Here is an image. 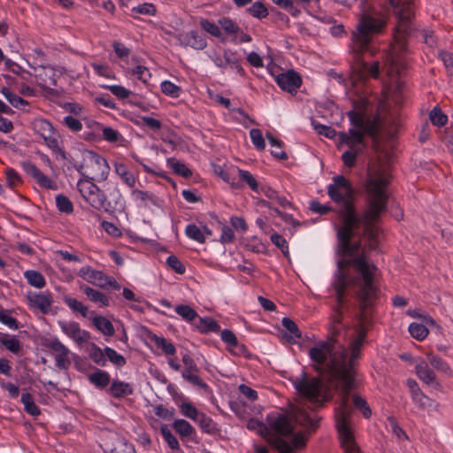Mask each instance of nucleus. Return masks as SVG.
<instances>
[{
	"mask_svg": "<svg viewBox=\"0 0 453 453\" xmlns=\"http://www.w3.org/2000/svg\"><path fill=\"white\" fill-rule=\"evenodd\" d=\"M222 341L227 344V349L233 351V348L238 345L237 337L233 331L225 329L221 332Z\"/></svg>",
	"mask_w": 453,
	"mask_h": 453,
	"instance_id": "6e6d98bb",
	"label": "nucleus"
},
{
	"mask_svg": "<svg viewBox=\"0 0 453 453\" xmlns=\"http://www.w3.org/2000/svg\"><path fill=\"white\" fill-rule=\"evenodd\" d=\"M64 301L73 311L80 313L82 317H87L88 309L81 302L67 296L64 297Z\"/></svg>",
	"mask_w": 453,
	"mask_h": 453,
	"instance_id": "ea45409f",
	"label": "nucleus"
},
{
	"mask_svg": "<svg viewBox=\"0 0 453 453\" xmlns=\"http://www.w3.org/2000/svg\"><path fill=\"white\" fill-rule=\"evenodd\" d=\"M415 373L417 377L425 384L432 385L437 383V377L428 362L423 358H418L415 365Z\"/></svg>",
	"mask_w": 453,
	"mask_h": 453,
	"instance_id": "6ab92c4d",
	"label": "nucleus"
},
{
	"mask_svg": "<svg viewBox=\"0 0 453 453\" xmlns=\"http://www.w3.org/2000/svg\"><path fill=\"white\" fill-rule=\"evenodd\" d=\"M195 421L198 423L201 429L205 433H212L216 430L213 420L203 412L200 413Z\"/></svg>",
	"mask_w": 453,
	"mask_h": 453,
	"instance_id": "de8ad7c7",
	"label": "nucleus"
},
{
	"mask_svg": "<svg viewBox=\"0 0 453 453\" xmlns=\"http://www.w3.org/2000/svg\"><path fill=\"white\" fill-rule=\"evenodd\" d=\"M429 118L431 122L437 127H443L448 121L447 115L439 107H435L431 111Z\"/></svg>",
	"mask_w": 453,
	"mask_h": 453,
	"instance_id": "8fccbe9b",
	"label": "nucleus"
},
{
	"mask_svg": "<svg viewBox=\"0 0 453 453\" xmlns=\"http://www.w3.org/2000/svg\"><path fill=\"white\" fill-rule=\"evenodd\" d=\"M42 346L54 357L56 366L61 370H66L71 365V351L58 338H45Z\"/></svg>",
	"mask_w": 453,
	"mask_h": 453,
	"instance_id": "1a4fd4ad",
	"label": "nucleus"
},
{
	"mask_svg": "<svg viewBox=\"0 0 453 453\" xmlns=\"http://www.w3.org/2000/svg\"><path fill=\"white\" fill-rule=\"evenodd\" d=\"M57 207L61 212L71 213L73 211V206L70 199L63 195H58L56 197Z\"/></svg>",
	"mask_w": 453,
	"mask_h": 453,
	"instance_id": "603ef678",
	"label": "nucleus"
},
{
	"mask_svg": "<svg viewBox=\"0 0 453 453\" xmlns=\"http://www.w3.org/2000/svg\"><path fill=\"white\" fill-rule=\"evenodd\" d=\"M379 74L380 63L378 61L373 62L371 65H368L365 62H362L354 68L350 81L354 87L358 88L359 85L363 84L369 77L377 78Z\"/></svg>",
	"mask_w": 453,
	"mask_h": 453,
	"instance_id": "ddd939ff",
	"label": "nucleus"
},
{
	"mask_svg": "<svg viewBox=\"0 0 453 453\" xmlns=\"http://www.w3.org/2000/svg\"><path fill=\"white\" fill-rule=\"evenodd\" d=\"M62 123L73 132H79L83 127L79 119L71 115L65 117Z\"/></svg>",
	"mask_w": 453,
	"mask_h": 453,
	"instance_id": "0e129e2a",
	"label": "nucleus"
},
{
	"mask_svg": "<svg viewBox=\"0 0 453 453\" xmlns=\"http://www.w3.org/2000/svg\"><path fill=\"white\" fill-rule=\"evenodd\" d=\"M78 188L81 196L94 208L107 209V207L110 206V203H107V199L104 192L100 190L99 188L96 186L93 182L87 180H79Z\"/></svg>",
	"mask_w": 453,
	"mask_h": 453,
	"instance_id": "9d476101",
	"label": "nucleus"
},
{
	"mask_svg": "<svg viewBox=\"0 0 453 453\" xmlns=\"http://www.w3.org/2000/svg\"><path fill=\"white\" fill-rule=\"evenodd\" d=\"M56 130L45 134V136H41L44 143L47 145L49 149H50L54 153L59 155L63 159H69L66 156V153L59 147L58 140L57 137Z\"/></svg>",
	"mask_w": 453,
	"mask_h": 453,
	"instance_id": "cd10ccee",
	"label": "nucleus"
},
{
	"mask_svg": "<svg viewBox=\"0 0 453 453\" xmlns=\"http://www.w3.org/2000/svg\"><path fill=\"white\" fill-rule=\"evenodd\" d=\"M61 329L67 336L73 339L79 344L86 342L89 339L88 333L81 330L77 323H62Z\"/></svg>",
	"mask_w": 453,
	"mask_h": 453,
	"instance_id": "4be33fe9",
	"label": "nucleus"
},
{
	"mask_svg": "<svg viewBox=\"0 0 453 453\" xmlns=\"http://www.w3.org/2000/svg\"><path fill=\"white\" fill-rule=\"evenodd\" d=\"M349 120L353 126L349 131L357 130L362 135V141L365 134L373 136L380 127V120L377 117L365 119L359 112L350 111Z\"/></svg>",
	"mask_w": 453,
	"mask_h": 453,
	"instance_id": "9b49d317",
	"label": "nucleus"
},
{
	"mask_svg": "<svg viewBox=\"0 0 453 453\" xmlns=\"http://www.w3.org/2000/svg\"><path fill=\"white\" fill-rule=\"evenodd\" d=\"M195 326L202 333L219 332L220 330L218 322L209 317L199 318L198 320L195 322Z\"/></svg>",
	"mask_w": 453,
	"mask_h": 453,
	"instance_id": "c756f323",
	"label": "nucleus"
},
{
	"mask_svg": "<svg viewBox=\"0 0 453 453\" xmlns=\"http://www.w3.org/2000/svg\"><path fill=\"white\" fill-rule=\"evenodd\" d=\"M151 340L155 345L161 349L167 355H173L176 352L174 345L169 342L165 338L153 335Z\"/></svg>",
	"mask_w": 453,
	"mask_h": 453,
	"instance_id": "a18cd8bd",
	"label": "nucleus"
},
{
	"mask_svg": "<svg viewBox=\"0 0 453 453\" xmlns=\"http://www.w3.org/2000/svg\"><path fill=\"white\" fill-rule=\"evenodd\" d=\"M173 426L181 437H190L195 434L194 427L184 419H176Z\"/></svg>",
	"mask_w": 453,
	"mask_h": 453,
	"instance_id": "473e14b6",
	"label": "nucleus"
},
{
	"mask_svg": "<svg viewBox=\"0 0 453 453\" xmlns=\"http://www.w3.org/2000/svg\"><path fill=\"white\" fill-rule=\"evenodd\" d=\"M79 275L88 283L102 288H106L107 275L101 271L94 270L90 266H84L80 269Z\"/></svg>",
	"mask_w": 453,
	"mask_h": 453,
	"instance_id": "a211bd4d",
	"label": "nucleus"
},
{
	"mask_svg": "<svg viewBox=\"0 0 453 453\" xmlns=\"http://www.w3.org/2000/svg\"><path fill=\"white\" fill-rule=\"evenodd\" d=\"M250 12L257 18H265L268 15L267 9L259 2L255 3L250 8Z\"/></svg>",
	"mask_w": 453,
	"mask_h": 453,
	"instance_id": "774afa93",
	"label": "nucleus"
},
{
	"mask_svg": "<svg viewBox=\"0 0 453 453\" xmlns=\"http://www.w3.org/2000/svg\"><path fill=\"white\" fill-rule=\"evenodd\" d=\"M33 128L40 136H45V134L55 130L51 123L43 119H35L33 122Z\"/></svg>",
	"mask_w": 453,
	"mask_h": 453,
	"instance_id": "4c0bfd02",
	"label": "nucleus"
},
{
	"mask_svg": "<svg viewBox=\"0 0 453 453\" xmlns=\"http://www.w3.org/2000/svg\"><path fill=\"white\" fill-rule=\"evenodd\" d=\"M21 402L24 404L25 411L33 415L37 416L40 414L39 408L35 405L32 395L29 393H25L21 396Z\"/></svg>",
	"mask_w": 453,
	"mask_h": 453,
	"instance_id": "49530a36",
	"label": "nucleus"
},
{
	"mask_svg": "<svg viewBox=\"0 0 453 453\" xmlns=\"http://www.w3.org/2000/svg\"><path fill=\"white\" fill-rule=\"evenodd\" d=\"M201 27L206 31L207 33H209L210 35L215 36V37H220L221 36V32H220V28L219 27L213 23V22H211L209 21L208 19H202L199 22Z\"/></svg>",
	"mask_w": 453,
	"mask_h": 453,
	"instance_id": "5fc2aeb1",
	"label": "nucleus"
},
{
	"mask_svg": "<svg viewBox=\"0 0 453 453\" xmlns=\"http://www.w3.org/2000/svg\"><path fill=\"white\" fill-rule=\"evenodd\" d=\"M1 93L5 96L8 102L15 108L20 109L25 105H27V101L24 100L20 96L12 93L8 88L3 87Z\"/></svg>",
	"mask_w": 453,
	"mask_h": 453,
	"instance_id": "c9c22d12",
	"label": "nucleus"
},
{
	"mask_svg": "<svg viewBox=\"0 0 453 453\" xmlns=\"http://www.w3.org/2000/svg\"><path fill=\"white\" fill-rule=\"evenodd\" d=\"M238 173H239L240 179L242 181L246 182L247 185L252 190H257V189L258 184H257V180H255V178L252 176V174L250 172L239 169L238 170Z\"/></svg>",
	"mask_w": 453,
	"mask_h": 453,
	"instance_id": "e2e57ef3",
	"label": "nucleus"
},
{
	"mask_svg": "<svg viewBox=\"0 0 453 453\" xmlns=\"http://www.w3.org/2000/svg\"><path fill=\"white\" fill-rule=\"evenodd\" d=\"M439 58L443 62L448 73L453 75V54L446 50H441Z\"/></svg>",
	"mask_w": 453,
	"mask_h": 453,
	"instance_id": "338daca9",
	"label": "nucleus"
},
{
	"mask_svg": "<svg viewBox=\"0 0 453 453\" xmlns=\"http://www.w3.org/2000/svg\"><path fill=\"white\" fill-rule=\"evenodd\" d=\"M385 68L387 74L390 77L400 74L401 70L405 68V63L403 61L400 54L395 52V49L387 56Z\"/></svg>",
	"mask_w": 453,
	"mask_h": 453,
	"instance_id": "412c9836",
	"label": "nucleus"
},
{
	"mask_svg": "<svg viewBox=\"0 0 453 453\" xmlns=\"http://www.w3.org/2000/svg\"><path fill=\"white\" fill-rule=\"evenodd\" d=\"M427 362L439 372L446 375V376H452L453 371L450 367V365L443 360L441 357L438 355L434 354L432 351L426 352V354Z\"/></svg>",
	"mask_w": 453,
	"mask_h": 453,
	"instance_id": "b1692460",
	"label": "nucleus"
},
{
	"mask_svg": "<svg viewBox=\"0 0 453 453\" xmlns=\"http://www.w3.org/2000/svg\"><path fill=\"white\" fill-rule=\"evenodd\" d=\"M68 160L84 176L92 180L104 181L107 179L110 167L105 158L88 150H81Z\"/></svg>",
	"mask_w": 453,
	"mask_h": 453,
	"instance_id": "423d86ee",
	"label": "nucleus"
},
{
	"mask_svg": "<svg viewBox=\"0 0 453 453\" xmlns=\"http://www.w3.org/2000/svg\"><path fill=\"white\" fill-rule=\"evenodd\" d=\"M250 139H251L254 146L258 150H264L265 148V140H264V137L262 135V132L260 131V129H257V128L251 129L250 132Z\"/></svg>",
	"mask_w": 453,
	"mask_h": 453,
	"instance_id": "4d7b16f0",
	"label": "nucleus"
},
{
	"mask_svg": "<svg viewBox=\"0 0 453 453\" xmlns=\"http://www.w3.org/2000/svg\"><path fill=\"white\" fill-rule=\"evenodd\" d=\"M278 85L286 91H296L302 84L301 77L294 71H288L277 76Z\"/></svg>",
	"mask_w": 453,
	"mask_h": 453,
	"instance_id": "f3484780",
	"label": "nucleus"
},
{
	"mask_svg": "<svg viewBox=\"0 0 453 453\" xmlns=\"http://www.w3.org/2000/svg\"><path fill=\"white\" fill-rule=\"evenodd\" d=\"M30 67L35 72V76L37 80V84L43 88H47L48 86H54L57 83L55 79L56 72L54 68L50 65H39Z\"/></svg>",
	"mask_w": 453,
	"mask_h": 453,
	"instance_id": "2eb2a0df",
	"label": "nucleus"
},
{
	"mask_svg": "<svg viewBox=\"0 0 453 453\" xmlns=\"http://www.w3.org/2000/svg\"><path fill=\"white\" fill-rule=\"evenodd\" d=\"M215 65L220 68H226L227 66L232 69H235L240 74H244V70L241 66L238 59L235 58L234 54L229 51H225L223 57H216L213 59Z\"/></svg>",
	"mask_w": 453,
	"mask_h": 453,
	"instance_id": "5701e85b",
	"label": "nucleus"
},
{
	"mask_svg": "<svg viewBox=\"0 0 453 453\" xmlns=\"http://www.w3.org/2000/svg\"><path fill=\"white\" fill-rule=\"evenodd\" d=\"M116 173L122 179V180L129 187L134 188L136 183V178L130 173L123 163H115L114 165Z\"/></svg>",
	"mask_w": 453,
	"mask_h": 453,
	"instance_id": "7c9ffc66",
	"label": "nucleus"
},
{
	"mask_svg": "<svg viewBox=\"0 0 453 453\" xmlns=\"http://www.w3.org/2000/svg\"><path fill=\"white\" fill-rule=\"evenodd\" d=\"M185 234L188 238L199 243L205 242V235L203 234L202 229L195 224L188 225L185 229Z\"/></svg>",
	"mask_w": 453,
	"mask_h": 453,
	"instance_id": "a19ab883",
	"label": "nucleus"
},
{
	"mask_svg": "<svg viewBox=\"0 0 453 453\" xmlns=\"http://www.w3.org/2000/svg\"><path fill=\"white\" fill-rule=\"evenodd\" d=\"M338 137L340 142L339 145H346L348 147V150L342 156L344 165L348 167L354 166L357 156L362 152L365 148V142L362 141L361 134L357 130L340 132Z\"/></svg>",
	"mask_w": 453,
	"mask_h": 453,
	"instance_id": "6e6552de",
	"label": "nucleus"
},
{
	"mask_svg": "<svg viewBox=\"0 0 453 453\" xmlns=\"http://www.w3.org/2000/svg\"><path fill=\"white\" fill-rule=\"evenodd\" d=\"M389 174L386 171L370 173L366 181L367 208L360 215L353 203L354 189L343 176L334 178V183L328 186V196L332 200L341 203L337 214L340 222L335 226L337 236V254L341 256L339 265L353 264L354 269L364 278L363 296L373 292L372 286L373 264L368 262L365 247L376 250L379 247L380 228L374 224L380 219L388 204V185Z\"/></svg>",
	"mask_w": 453,
	"mask_h": 453,
	"instance_id": "f257e3e1",
	"label": "nucleus"
},
{
	"mask_svg": "<svg viewBox=\"0 0 453 453\" xmlns=\"http://www.w3.org/2000/svg\"><path fill=\"white\" fill-rule=\"evenodd\" d=\"M294 387L301 396L319 407L332 399L331 388H336L328 382L324 383L320 378L309 377L306 372L295 380Z\"/></svg>",
	"mask_w": 453,
	"mask_h": 453,
	"instance_id": "0eeeda50",
	"label": "nucleus"
},
{
	"mask_svg": "<svg viewBox=\"0 0 453 453\" xmlns=\"http://www.w3.org/2000/svg\"><path fill=\"white\" fill-rule=\"evenodd\" d=\"M89 357L97 365H105V353L96 344H92Z\"/></svg>",
	"mask_w": 453,
	"mask_h": 453,
	"instance_id": "3c124183",
	"label": "nucleus"
},
{
	"mask_svg": "<svg viewBox=\"0 0 453 453\" xmlns=\"http://www.w3.org/2000/svg\"><path fill=\"white\" fill-rule=\"evenodd\" d=\"M387 22L386 13L372 7L364 10L351 35L354 50H369L374 36L383 33Z\"/></svg>",
	"mask_w": 453,
	"mask_h": 453,
	"instance_id": "39448f33",
	"label": "nucleus"
},
{
	"mask_svg": "<svg viewBox=\"0 0 453 453\" xmlns=\"http://www.w3.org/2000/svg\"><path fill=\"white\" fill-rule=\"evenodd\" d=\"M94 326L104 334L111 336L114 334V327L111 322L104 317L99 316L93 319Z\"/></svg>",
	"mask_w": 453,
	"mask_h": 453,
	"instance_id": "2f4dec72",
	"label": "nucleus"
},
{
	"mask_svg": "<svg viewBox=\"0 0 453 453\" xmlns=\"http://www.w3.org/2000/svg\"><path fill=\"white\" fill-rule=\"evenodd\" d=\"M412 401L418 403V406L423 410L432 408L437 410L439 407L438 403L426 395L423 392L415 396Z\"/></svg>",
	"mask_w": 453,
	"mask_h": 453,
	"instance_id": "79ce46f5",
	"label": "nucleus"
},
{
	"mask_svg": "<svg viewBox=\"0 0 453 453\" xmlns=\"http://www.w3.org/2000/svg\"><path fill=\"white\" fill-rule=\"evenodd\" d=\"M25 278L27 282L37 288H42L45 286V279L42 274L37 271L29 270L25 272Z\"/></svg>",
	"mask_w": 453,
	"mask_h": 453,
	"instance_id": "72a5a7b5",
	"label": "nucleus"
},
{
	"mask_svg": "<svg viewBox=\"0 0 453 453\" xmlns=\"http://www.w3.org/2000/svg\"><path fill=\"white\" fill-rule=\"evenodd\" d=\"M219 23L221 28L229 35H237L240 30L238 26L233 20L227 18L219 19Z\"/></svg>",
	"mask_w": 453,
	"mask_h": 453,
	"instance_id": "680f3d73",
	"label": "nucleus"
},
{
	"mask_svg": "<svg viewBox=\"0 0 453 453\" xmlns=\"http://www.w3.org/2000/svg\"><path fill=\"white\" fill-rule=\"evenodd\" d=\"M409 332L411 335L418 341H423L429 334L427 327L425 325L418 323H411L409 326Z\"/></svg>",
	"mask_w": 453,
	"mask_h": 453,
	"instance_id": "e433bc0d",
	"label": "nucleus"
},
{
	"mask_svg": "<svg viewBox=\"0 0 453 453\" xmlns=\"http://www.w3.org/2000/svg\"><path fill=\"white\" fill-rule=\"evenodd\" d=\"M394 8L395 17H414L411 0H387Z\"/></svg>",
	"mask_w": 453,
	"mask_h": 453,
	"instance_id": "393cba45",
	"label": "nucleus"
},
{
	"mask_svg": "<svg viewBox=\"0 0 453 453\" xmlns=\"http://www.w3.org/2000/svg\"><path fill=\"white\" fill-rule=\"evenodd\" d=\"M161 90L164 94L172 97H178L181 91L179 86L169 81H165L161 83Z\"/></svg>",
	"mask_w": 453,
	"mask_h": 453,
	"instance_id": "864d4df0",
	"label": "nucleus"
},
{
	"mask_svg": "<svg viewBox=\"0 0 453 453\" xmlns=\"http://www.w3.org/2000/svg\"><path fill=\"white\" fill-rule=\"evenodd\" d=\"M89 381L99 388L106 387L111 380L110 375L104 371H97L89 375Z\"/></svg>",
	"mask_w": 453,
	"mask_h": 453,
	"instance_id": "58836bf2",
	"label": "nucleus"
},
{
	"mask_svg": "<svg viewBox=\"0 0 453 453\" xmlns=\"http://www.w3.org/2000/svg\"><path fill=\"white\" fill-rule=\"evenodd\" d=\"M161 433L165 439V441L167 442L169 447L172 449H178L180 447V444L178 442V440L176 437L171 433V431L167 428L166 426H163L161 427Z\"/></svg>",
	"mask_w": 453,
	"mask_h": 453,
	"instance_id": "bf43d9fd",
	"label": "nucleus"
},
{
	"mask_svg": "<svg viewBox=\"0 0 453 453\" xmlns=\"http://www.w3.org/2000/svg\"><path fill=\"white\" fill-rule=\"evenodd\" d=\"M366 331L363 326L357 329V335L349 345V357L347 349L337 342L334 335L330 336L327 341L319 342L309 351L314 368L323 371L328 383L341 392V405L336 410L335 418L342 448L343 442L357 443L349 427L352 408L349 403V394L355 388L357 359L361 355Z\"/></svg>",
	"mask_w": 453,
	"mask_h": 453,
	"instance_id": "f03ea898",
	"label": "nucleus"
},
{
	"mask_svg": "<svg viewBox=\"0 0 453 453\" xmlns=\"http://www.w3.org/2000/svg\"><path fill=\"white\" fill-rule=\"evenodd\" d=\"M27 300L31 308L38 309L42 313H48L53 303L50 294L28 292Z\"/></svg>",
	"mask_w": 453,
	"mask_h": 453,
	"instance_id": "dca6fc26",
	"label": "nucleus"
},
{
	"mask_svg": "<svg viewBox=\"0 0 453 453\" xmlns=\"http://www.w3.org/2000/svg\"><path fill=\"white\" fill-rule=\"evenodd\" d=\"M101 447L105 453H135L134 446L117 434L106 435L102 441Z\"/></svg>",
	"mask_w": 453,
	"mask_h": 453,
	"instance_id": "f8f14e48",
	"label": "nucleus"
},
{
	"mask_svg": "<svg viewBox=\"0 0 453 453\" xmlns=\"http://www.w3.org/2000/svg\"><path fill=\"white\" fill-rule=\"evenodd\" d=\"M352 401H353L354 406L356 408H357L362 412V414L364 415V417L365 418H368L371 417L372 411H371L370 407L368 406L365 399H364L362 396H360L358 395H354L352 396Z\"/></svg>",
	"mask_w": 453,
	"mask_h": 453,
	"instance_id": "09e8293b",
	"label": "nucleus"
},
{
	"mask_svg": "<svg viewBox=\"0 0 453 453\" xmlns=\"http://www.w3.org/2000/svg\"><path fill=\"white\" fill-rule=\"evenodd\" d=\"M283 326L288 330V332L296 338L300 339L302 337V333L299 330L297 325L289 318H283L282 319Z\"/></svg>",
	"mask_w": 453,
	"mask_h": 453,
	"instance_id": "69168bd1",
	"label": "nucleus"
},
{
	"mask_svg": "<svg viewBox=\"0 0 453 453\" xmlns=\"http://www.w3.org/2000/svg\"><path fill=\"white\" fill-rule=\"evenodd\" d=\"M56 130L45 134V136H41L44 143L47 145L49 149H50L54 153L59 155L63 159H69L66 156V153L59 147L58 140L57 137Z\"/></svg>",
	"mask_w": 453,
	"mask_h": 453,
	"instance_id": "bb28decb",
	"label": "nucleus"
},
{
	"mask_svg": "<svg viewBox=\"0 0 453 453\" xmlns=\"http://www.w3.org/2000/svg\"><path fill=\"white\" fill-rule=\"evenodd\" d=\"M81 288L90 301L98 303L102 307L109 306V298L104 293L88 286H83Z\"/></svg>",
	"mask_w": 453,
	"mask_h": 453,
	"instance_id": "c85d7f7f",
	"label": "nucleus"
},
{
	"mask_svg": "<svg viewBox=\"0 0 453 453\" xmlns=\"http://www.w3.org/2000/svg\"><path fill=\"white\" fill-rule=\"evenodd\" d=\"M175 311L183 319L189 321V322L195 321L198 318L197 312L188 305H184V304L178 305L175 308Z\"/></svg>",
	"mask_w": 453,
	"mask_h": 453,
	"instance_id": "c03bdc74",
	"label": "nucleus"
},
{
	"mask_svg": "<svg viewBox=\"0 0 453 453\" xmlns=\"http://www.w3.org/2000/svg\"><path fill=\"white\" fill-rule=\"evenodd\" d=\"M320 418L310 414L303 407H293L289 413L279 414L268 418L271 428L277 434H270L268 428L257 420H250L248 427L257 430L279 453H295L306 448L311 433L319 427Z\"/></svg>",
	"mask_w": 453,
	"mask_h": 453,
	"instance_id": "7ed1b4c3",
	"label": "nucleus"
},
{
	"mask_svg": "<svg viewBox=\"0 0 453 453\" xmlns=\"http://www.w3.org/2000/svg\"><path fill=\"white\" fill-rule=\"evenodd\" d=\"M0 343L15 354L19 353L21 349V343L18 339L2 333H0Z\"/></svg>",
	"mask_w": 453,
	"mask_h": 453,
	"instance_id": "f704fd0d",
	"label": "nucleus"
},
{
	"mask_svg": "<svg viewBox=\"0 0 453 453\" xmlns=\"http://www.w3.org/2000/svg\"><path fill=\"white\" fill-rule=\"evenodd\" d=\"M180 412L187 418L196 420L200 415L199 412L190 403H183L180 406Z\"/></svg>",
	"mask_w": 453,
	"mask_h": 453,
	"instance_id": "052dcab7",
	"label": "nucleus"
},
{
	"mask_svg": "<svg viewBox=\"0 0 453 453\" xmlns=\"http://www.w3.org/2000/svg\"><path fill=\"white\" fill-rule=\"evenodd\" d=\"M104 353L112 364L118 366H123L126 364L125 357L118 354L113 349L107 347L104 349Z\"/></svg>",
	"mask_w": 453,
	"mask_h": 453,
	"instance_id": "13d9d810",
	"label": "nucleus"
},
{
	"mask_svg": "<svg viewBox=\"0 0 453 453\" xmlns=\"http://www.w3.org/2000/svg\"><path fill=\"white\" fill-rule=\"evenodd\" d=\"M353 266V264L345 263L342 265V268H340L339 262L337 263V273L335 275V280L333 283V287L334 290L336 291L337 295V303L338 305L334 308V315L333 317V328H332V335H336L338 334V330L335 327L336 324H341L342 319V304L343 303V294L346 289V288L349 284H355L359 288V291L357 293L358 298H359V306H360V312L358 314V319H359V326L357 327L356 331L357 332V329L360 326H363L365 330V324L368 322L369 320V313L368 309L372 306V299L376 296V293L378 291V288L374 285V274L375 272L378 270H374L372 272V286L373 288V292L369 296H363V290H364V278L363 275L357 272L360 275L358 278H352L349 273V267Z\"/></svg>",
	"mask_w": 453,
	"mask_h": 453,
	"instance_id": "20e7f679",
	"label": "nucleus"
},
{
	"mask_svg": "<svg viewBox=\"0 0 453 453\" xmlns=\"http://www.w3.org/2000/svg\"><path fill=\"white\" fill-rule=\"evenodd\" d=\"M109 391L113 397L121 398L131 395L133 393V388L128 383L113 380L109 388Z\"/></svg>",
	"mask_w": 453,
	"mask_h": 453,
	"instance_id": "a878e982",
	"label": "nucleus"
},
{
	"mask_svg": "<svg viewBox=\"0 0 453 453\" xmlns=\"http://www.w3.org/2000/svg\"><path fill=\"white\" fill-rule=\"evenodd\" d=\"M167 164L171 166L175 173L182 177L189 178L192 175V172L186 166V165L177 161L173 157L168 158Z\"/></svg>",
	"mask_w": 453,
	"mask_h": 453,
	"instance_id": "37998d69",
	"label": "nucleus"
},
{
	"mask_svg": "<svg viewBox=\"0 0 453 453\" xmlns=\"http://www.w3.org/2000/svg\"><path fill=\"white\" fill-rule=\"evenodd\" d=\"M179 40L184 46L191 47L195 50H203L206 45V40L203 35L196 31H189L180 35Z\"/></svg>",
	"mask_w": 453,
	"mask_h": 453,
	"instance_id": "aec40b11",
	"label": "nucleus"
},
{
	"mask_svg": "<svg viewBox=\"0 0 453 453\" xmlns=\"http://www.w3.org/2000/svg\"><path fill=\"white\" fill-rule=\"evenodd\" d=\"M184 364V370L182 371V377L193 385L199 387H205L202 379L198 376V368L194 359L188 354L182 357Z\"/></svg>",
	"mask_w": 453,
	"mask_h": 453,
	"instance_id": "4468645a",
	"label": "nucleus"
}]
</instances>
